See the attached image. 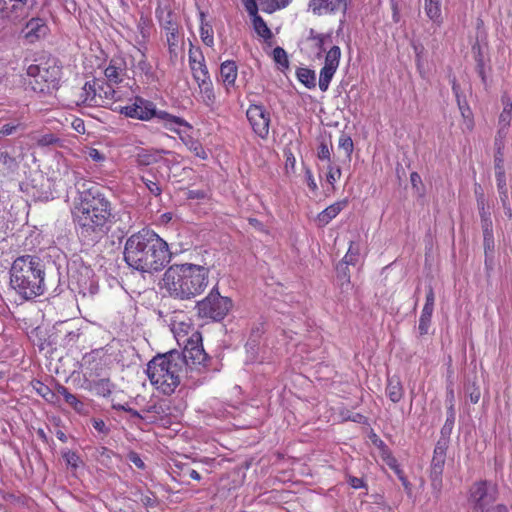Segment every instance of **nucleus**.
Returning a JSON list of instances; mask_svg holds the SVG:
<instances>
[{"instance_id": "45", "label": "nucleus", "mask_w": 512, "mask_h": 512, "mask_svg": "<svg viewBox=\"0 0 512 512\" xmlns=\"http://www.w3.org/2000/svg\"><path fill=\"white\" fill-rule=\"evenodd\" d=\"M339 147L344 150L346 157L350 160L353 153L354 144L350 136L342 134L339 138Z\"/></svg>"}, {"instance_id": "8", "label": "nucleus", "mask_w": 512, "mask_h": 512, "mask_svg": "<svg viewBox=\"0 0 512 512\" xmlns=\"http://www.w3.org/2000/svg\"><path fill=\"white\" fill-rule=\"evenodd\" d=\"M27 75L31 78L29 84L34 91L45 92L50 88H55L59 82L61 69L55 63L46 62L44 64H31L27 68Z\"/></svg>"}, {"instance_id": "62", "label": "nucleus", "mask_w": 512, "mask_h": 512, "mask_svg": "<svg viewBox=\"0 0 512 512\" xmlns=\"http://www.w3.org/2000/svg\"><path fill=\"white\" fill-rule=\"evenodd\" d=\"M285 158H286V161H285L286 168L294 169L295 164H296V159H295V156L293 155V153L291 151H286Z\"/></svg>"}, {"instance_id": "54", "label": "nucleus", "mask_w": 512, "mask_h": 512, "mask_svg": "<svg viewBox=\"0 0 512 512\" xmlns=\"http://www.w3.org/2000/svg\"><path fill=\"white\" fill-rule=\"evenodd\" d=\"M242 2L251 17L258 14V7L255 0H242Z\"/></svg>"}, {"instance_id": "19", "label": "nucleus", "mask_w": 512, "mask_h": 512, "mask_svg": "<svg viewBox=\"0 0 512 512\" xmlns=\"http://www.w3.org/2000/svg\"><path fill=\"white\" fill-rule=\"evenodd\" d=\"M81 387L98 397L108 398L113 393L116 385L109 378H100L96 380L84 379Z\"/></svg>"}, {"instance_id": "22", "label": "nucleus", "mask_w": 512, "mask_h": 512, "mask_svg": "<svg viewBox=\"0 0 512 512\" xmlns=\"http://www.w3.org/2000/svg\"><path fill=\"white\" fill-rule=\"evenodd\" d=\"M56 391L64 398V401L79 415L86 416L89 414L88 405L77 395L71 393L67 387L62 384L56 385Z\"/></svg>"}, {"instance_id": "25", "label": "nucleus", "mask_w": 512, "mask_h": 512, "mask_svg": "<svg viewBox=\"0 0 512 512\" xmlns=\"http://www.w3.org/2000/svg\"><path fill=\"white\" fill-rule=\"evenodd\" d=\"M171 153V151L163 149H139L135 154V162L138 166H149L159 162L163 155Z\"/></svg>"}, {"instance_id": "37", "label": "nucleus", "mask_w": 512, "mask_h": 512, "mask_svg": "<svg viewBox=\"0 0 512 512\" xmlns=\"http://www.w3.org/2000/svg\"><path fill=\"white\" fill-rule=\"evenodd\" d=\"M32 386L34 390L37 392L39 396H41L48 403L54 404L56 403L57 396L56 392L52 391L46 384L39 380H35L32 382Z\"/></svg>"}, {"instance_id": "34", "label": "nucleus", "mask_w": 512, "mask_h": 512, "mask_svg": "<svg viewBox=\"0 0 512 512\" xmlns=\"http://www.w3.org/2000/svg\"><path fill=\"white\" fill-rule=\"evenodd\" d=\"M386 395L393 403H398L404 396V389L399 378L392 377L388 379Z\"/></svg>"}, {"instance_id": "58", "label": "nucleus", "mask_w": 512, "mask_h": 512, "mask_svg": "<svg viewBox=\"0 0 512 512\" xmlns=\"http://www.w3.org/2000/svg\"><path fill=\"white\" fill-rule=\"evenodd\" d=\"M19 125L17 124H5L0 127V135L9 136L16 132Z\"/></svg>"}, {"instance_id": "36", "label": "nucleus", "mask_w": 512, "mask_h": 512, "mask_svg": "<svg viewBox=\"0 0 512 512\" xmlns=\"http://www.w3.org/2000/svg\"><path fill=\"white\" fill-rule=\"evenodd\" d=\"M359 258H360V245L357 243L351 242L349 249L343 258V263H341L337 266V270L340 271V269H345L343 264L356 265L359 261Z\"/></svg>"}, {"instance_id": "50", "label": "nucleus", "mask_w": 512, "mask_h": 512, "mask_svg": "<svg viewBox=\"0 0 512 512\" xmlns=\"http://www.w3.org/2000/svg\"><path fill=\"white\" fill-rule=\"evenodd\" d=\"M458 105H459V109H460L462 117L465 120H467L468 127L471 128L473 126V120H472V112H471L469 106L466 103L462 104L459 99H458Z\"/></svg>"}, {"instance_id": "35", "label": "nucleus", "mask_w": 512, "mask_h": 512, "mask_svg": "<svg viewBox=\"0 0 512 512\" xmlns=\"http://www.w3.org/2000/svg\"><path fill=\"white\" fill-rule=\"evenodd\" d=\"M296 77L306 88L314 89L316 87V74L314 70L300 67L296 70Z\"/></svg>"}, {"instance_id": "6", "label": "nucleus", "mask_w": 512, "mask_h": 512, "mask_svg": "<svg viewBox=\"0 0 512 512\" xmlns=\"http://www.w3.org/2000/svg\"><path fill=\"white\" fill-rule=\"evenodd\" d=\"M172 331L177 343L184 346L181 354L198 364L207 363L208 355L202 346V335L192 324L184 321L174 322Z\"/></svg>"}, {"instance_id": "29", "label": "nucleus", "mask_w": 512, "mask_h": 512, "mask_svg": "<svg viewBox=\"0 0 512 512\" xmlns=\"http://www.w3.org/2000/svg\"><path fill=\"white\" fill-rule=\"evenodd\" d=\"M199 57L201 58L200 60H198L196 56L190 51V68L193 78L197 83L210 79L208 69L204 63V59L201 55H199Z\"/></svg>"}, {"instance_id": "46", "label": "nucleus", "mask_w": 512, "mask_h": 512, "mask_svg": "<svg viewBox=\"0 0 512 512\" xmlns=\"http://www.w3.org/2000/svg\"><path fill=\"white\" fill-rule=\"evenodd\" d=\"M270 12L287 7L292 0H259Z\"/></svg>"}, {"instance_id": "49", "label": "nucleus", "mask_w": 512, "mask_h": 512, "mask_svg": "<svg viewBox=\"0 0 512 512\" xmlns=\"http://www.w3.org/2000/svg\"><path fill=\"white\" fill-rule=\"evenodd\" d=\"M317 156L320 160L324 161H328V163L331 162V149L328 147V145L324 142H322L319 147H318V151H317Z\"/></svg>"}, {"instance_id": "32", "label": "nucleus", "mask_w": 512, "mask_h": 512, "mask_svg": "<svg viewBox=\"0 0 512 512\" xmlns=\"http://www.w3.org/2000/svg\"><path fill=\"white\" fill-rule=\"evenodd\" d=\"M199 87L200 98L203 104L213 108L216 102V96L211 79L197 83Z\"/></svg>"}, {"instance_id": "17", "label": "nucleus", "mask_w": 512, "mask_h": 512, "mask_svg": "<svg viewBox=\"0 0 512 512\" xmlns=\"http://www.w3.org/2000/svg\"><path fill=\"white\" fill-rule=\"evenodd\" d=\"M98 89V80L87 81L82 87L77 104L89 107L104 106V101H102Z\"/></svg>"}, {"instance_id": "27", "label": "nucleus", "mask_w": 512, "mask_h": 512, "mask_svg": "<svg viewBox=\"0 0 512 512\" xmlns=\"http://www.w3.org/2000/svg\"><path fill=\"white\" fill-rule=\"evenodd\" d=\"M307 42L311 44V47L314 50L315 56L320 58L323 52L326 51L325 45L332 42L331 34H319L314 29L309 30V35L307 37Z\"/></svg>"}, {"instance_id": "11", "label": "nucleus", "mask_w": 512, "mask_h": 512, "mask_svg": "<svg viewBox=\"0 0 512 512\" xmlns=\"http://www.w3.org/2000/svg\"><path fill=\"white\" fill-rule=\"evenodd\" d=\"M247 119L254 133L262 139L269 135L270 113L263 105L251 104L246 111Z\"/></svg>"}, {"instance_id": "14", "label": "nucleus", "mask_w": 512, "mask_h": 512, "mask_svg": "<svg viewBox=\"0 0 512 512\" xmlns=\"http://www.w3.org/2000/svg\"><path fill=\"white\" fill-rule=\"evenodd\" d=\"M156 15L162 28L165 30L169 52L176 53L180 36L179 25L175 15L171 11H165L163 9H157Z\"/></svg>"}, {"instance_id": "43", "label": "nucleus", "mask_w": 512, "mask_h": 512, "mask_svg": "<svg viewBox=\"0 0 512 512\" xmlns=\"http://www.w3.org/2000/svg\"><path fill=\"white\" fill-rule=\"evenodd\" d=\"M273 59L280 66L282 70L288 68L289 61L286 51L281 47H276L273 50Z\"/></svg>"}, {"instance_id": "15", "label": "nucleus", "mask_w": 512, "mask_h": 512, "mask_svg": "<svg viewBox=\"0 0 512 512\" xmlns=\"http://www.w3.org/2000/svg\"><path fill=\"white\" fill-rule=\"evenodd\" d=\"M0 18L16 21L28 14L34 0H2Z\"/></svg>"}, {"instance_id": "59", "label": "nucleus", "mask_w": 512, "mask_h": 512, "mask_svg": "<svg viewBox=\"0 0 512 512\" xmlns=\"http://www.w3.org/2000/svg\"><path fill=\"white\" fill-rule=\"evenodd\" d=\"M13 162H14V159L7 152L0 151V165H3L5 167L9 168V167H11Z\"/></svg>"}, {"instance_id": "18", "label": "nucleus", "mask_w": 512, "mask_h": 512, "mask_svg": "<svg viewBox=\"0 0 512 512\" xmlns=\"http://www.w3.org/2000/svg\"><path fill=\"white\" fill-rule=\"evenodd\" d=\"M434 303H435V294L432 286H429L426 294V301L423 306L419 324L418 331L420 335H426L429 331V327L431 324V318L434 311Z\"/></svg>"}, {"instance_id": "63", "label": "nucleus", "mask_w": 512, "mask_h": 512, "mask_svg": "<svg viewBox=\"0 0 512 512\" xmlns=\"http://www.w3.org/2000/svg\"><path fill=\"white\" fill-rule=\"evenodd\" d=\"M201 35H202L203 42L206 45H208V46L213 45V43H214L213 36L211 34H209L208 30H206L204 27L201 28Z\"/></svg>"}, {"instance_id": "3", "label": "nucleus", "mask_w": 512, "mask_h": 512, "mask_svg": "<svg viewBox=\"0 0 512 512\" xmlns=\"http://www.w3.org/2000/svg\"><path fill=\"white\" fill-rule=\"evenodd\" d=\"M186 367L201 370L205 364H198L188 359L181 352L172 350L164 354H158L147 364L146 373L151 384L166 395L172 394L179 386L183 371Z\"/></svg>"}, {"instance_id": "61", "label": "nucleus", "mask_w": 512, "mask_h": 512, "mask_svg": "<svg viewBox=\"0 0 512 512\" xmlns=\"http://www.w3.org/2000/svg\"><path fill=\"white\" fill-rule=\"evenodd\" d=\"M348 483L354 489H359L365 486L364 481L361 478L355 476H349Z\"/></svg>"}, {"instance_id": "23", "label": "nucleus", "mask_w": 512, "mask_h": 512, "mask_svg": "<svg viewBox=\"0 0 512 512\" xmlns=\"http://www.w3.org/2000/svg\"><path fill=\"white\" fill-rule=\"evenodd\" d=\"M154 118H157L165 129L174 133H179L180 127L191 128V125L185 119L172 115L166 111L157 110Z\"/></svg>"}, {"instance_id": "12", "label": "nucleus", "mask_w": 512, "mask_h": 512, "mask_svg": "<svg viewBox=\"0 0 512 512\" xmlns=\"http://www.w3.org/2000/svg\"><path fill=\"white\" fill-rule=\"evenodd\" d=\"M341 49L337 45H333L326 51L324 66L320 70L319 88L322 92L328 90L331 80L333 79L340 63Z\"/></svg>"}, {"instance_id": "21", "label": "nucleus", "mask_w": 512, "mask_h": 512, "mask_svg": "<svg viewBox=\"0 0 512 512\" xmlns=\"http://www.w3.org/2000/svg\"><path fill=\"white\" fill-rule=\"evenodd\" d=\"M348 0H310L309 7L315 14L335 13L345 11Z\"/></svg>"}, {"instance_id": "52", "label": "nucleus", "mask_w": 512, "mask_h": 512, "mask_svg": "<svg viewBox=\"0 0 512 512\" xmlns=\"http://www.w3.org/2000/svg\"><path fill=\"white\" fill-rule=\"evenodd\" d=\"M87 156L94 162H103L106 159V156L96 148H89Z\"/></svg>"}, {"instance_id": "57", "label": "nucleus", "mask_w": 512, "mask_h": 512, "mask_svg": "<svg viewBox=\"0 0 512 512\" xmlns=\"http://www.w3.org/2000/svg\"><path fill=\"white\" fill-rule=\"evenodd\" d=\"M92 425L95 430H97L98 432H100L102 434L106 435L109 433L108 427L106 426L105 422L101 419H93Z\"/></svg>"}, {"instance_id": "5", "label": "nucleus", "mask_w": 512, "mask_h": 512, "mask_svg": "<svg viewBox=\"0 0 512 512\" xmlns=\"http://www.w3.org/2000/svg\"><path fill=\"white\" fill-rule=\"evenodd\" d=\"M9 286L24 300L41 296L46 291L45 268L35 255L17 257L9 270Z\"/></svg>"}, {"instance_id": "26", "label": "nucleus", "mask_w": 512, "mask_h": 512, "mask_svg": "<svg viewBox=\"0 0 512 512\" xmlns=\"http://www.w3.org/2000/svg\"><path fill=\"white\" fill-rule=\"evenodd\" d=\"M447 446L445 442L438 441L431 462V476L433 479H438L443 472Z\"/></svg>"}, {"instance_id": "53", "label": "nucleus", "mask_w": 512, "mask_h": 512, "mask_svg": "<svg viewBox=\"0 0 512 512\" xmlns=\"http://www.w3.org/2000/svg\"><path fill=\"white\" fill-rule=\"evenodd\" d=\"M305 180H306V183L311 191L314 192L318 189V186L314 179L312 171L310 170V168H307V167L305 168Z\"/></svg>"}, {"instance_id": "1", "label": "nucleus", "mask_w": 512, "mask_h": 512, "mask_svg": "<svg viewBox=\"0 0 512 512\" xmlns=\"http://www.w3.org/2000/svg\"><path fill=\"white\" fill-rule=\"evenodd\" d=\"M72 213L77 231L89 241L102 238L116 222L111 202L104 194L91 189L80 194Z\"/></svg>"}, {"instance_id": "33", "label": "nucleus", "mask_w": 512, "mask_h": 512, "mask_svg": "<svg viewBox=\"0 0 512 512\" xmlns=\"http://www.w3.org/2000/svg\"><path fill=\"white\" fill-rule=\"evenodd\" d=\"M502 104H503V110L499 116V125H500V128L498 130L499 136H502V132H504V130L508 129V127L510 125L511 118H512V100L510 99V97L503 96Z\"/></svg>"}, {"instance_id": "55", "label": "nucleus", "mask_w": 512, "mask_h": 512, "mask_svg": "<svg viewBox=\"0 0 512 512\" xmlns=\"http://www.w3.org/2000/svg\"><path fill=\"white\" fill-rule=\"evenodd\" d=\"M190 150L193 151L194 154L201 159L207 158V154L199 142H192L190 145Z\"/></svg>"}, {"instance_id": "64", "label": "nucleus", "mask_w": 512, "mask_h": 512, "mask_svg": "<svg viewBox=\"0 0 512 512\" xmlns=\"http://www.w3.org/2000/svg\"><path fill=\"white\" fill-rule=\"evenodd\" d=\"M410 181L414 188L418 187V185L422 182L421 177L417 172H412L410 174Z\"/></svg>"}, {"instance_id": "44", "label": "nucleus", "mask_w": 512, "mask_h": 512, "mask_svg": "<svg viewBox=\"0 0 512 512\" xmlns=\"http://www.w3.org/2000/svg\"><path fill=\"white\" fill-rule=\"evenodd\" d=\"M342 172L341 168L337 165H334L332 162L327 165V175L326 179L328 183L334 186L335 182L341 178Z\"/></svg>"}, {"instance_id": "42", "label": "nucleus", "mask_w": 512, "mask_h": 512, "mask_svg": "<svg viewBox=\"0 0 512 512\" xmlns=\"http://www.w3.org/2000/svg\"><path fill=\"white\" fill-rule=\"evenodd\" d=\"M112 84L107 83L103 84L98 81V92L101 93V99L104 101V105L108 104L112 100H117L118 96L116 95V91L111 87Z\"/></svg>"}, {"instance_id": "24", "label": "nucleus", "mask_w": 512, "mask_h": 512, "mask_svg": "<svg viewBox=\"0 0 512 512\" xmlns=\"http://www.w3.org/2000/svg\"><path fill=\"white\" fill-rule=\"evenodd\" d=\"M47 31L48 27L46 26L43 19L32 18L26 23L22 32L24 34V37L32 43L44 37Z\"/></svg>"}, {"instance_id": "60", "label": "nucleus", "mask_w": 512, "mask_h": 512, "mask_svg": "<svg viewBox=\"0 0 512 512\" xmlns=\"http://www.w3.org/2000/svg\"><path fill=\"white\" fill-rule=\"evenodd\" d=\"M507 134V130H504V132H502V136H499V134L497 133V136L495 138V147H496V153H504L503 152V149H504V142H503V139L505 138Z\"/></svg>"}, {"instance_id": "2", "label": "nucleus", "mask_w": 512, "mask_h": 512, "mask_svg": "<svg viewBox=\"0 0 512 512\" xmlns=\"http://www.w3.org/2000/svg\"><path fill=\"white\" fill-rule=\"evenodd\" d=\"M123 254L129 267L143 273L158 272L171 260L167 242L150 229H142L128 237Z\"/></svg>"}, {"instance_id": "7", "label": "nucleus", "mask_w": 512, "mask_h": 512, "mask_svg": "<svg viewBox=\"0 0 512 512\" xmlns=\"http://www.w3.org/2000/svg\"><path fill=\"white\" fill-rule=\"evenodd\" d=\"M498 497L497 485L490 481L474 483L469 491L468 502L475 512H508L503 504H496Z\"/></svg>"}, {"instance_id": "40", "label": "nucleus", "mask_w": 512, "mask_h": 512, "mask_svg": "<svg viewBox=\"0 0 512 512\" xmlns=\"http://www.w3.org/2000/svg\"><path fill=\"white\" fill-rule=\"evenodd\" d=\"M252 22L254 30L260 37L266 40L272 37L271 30L269 29V27L267 26V24L265 23L261 16H259L258 14L252 16Z\"/></svg>"}, {"instance_id": "56", "label": "nucleus", "mask_w": 512, "mask_h": 512, "mask_svg": "<svg viewBox=\"0 0 512 512\" xmlns=\"http://www.w3.org/2000/svg\"><path fill=\"white\" fill-rule=\"evenodd\" d=\"M454 421H455V413H454L453 407L451 406L448 411V416H447L446 422L444 424L443 431H445V430L451 431L453 428V425H454Z\"/></svg>"}, {"instance_id": "39", "label": "nucleus", "mask_w": 512, "mask_h": 512, "mask_svg": "<svg viewBox=\"0 0 512 512\" xmlns=\"http://www.w3.org/2000/svg\"><path fill=\"white\" fill-rule=\"evenodd\" d=\"M426 15L434 22H441V0H425Z\"/></svg>"}, {"instance_id": "16", "label": "nucleus", "mask_w": 512, "mask_h": 512, "mask_svg": "<svg viewBox=\"0 0 512 512\" xmlns=\"http://www.w3.org/2000/svg\"><path fill=\"white\" fill-rule=\"evenodd\" d=\"M171 402L168 399H160L148 404L144 409V420L148 423H154L162 420L172 414Z\"/></svg>"}, {"instance_id": "9", "label": "nucleus", "mask_w": 512, "mask_h": 512, "mask_svg": "<svg viewBox=\"0 0 512 512\" xmlns=\"http://www.w3.org/2000/svg\"><path fill=\"white\" fill-rule=\"evenodd\" d=\"M230 307L231 301L227 297H222L215 288L196 306L199 316L213 320L223 319Z\"/></svg>"}, {"instance_id": "47", "label": "nucleus", "mask_w": 512, "mask_h": 512, "mask_svg": "<svg viewBox=\"0 0 512 512\" xmlns=\"http://www.w3.org/2000/svg\"><path fill=\"white\" fill-rule=\"evenodd\" d=\"M140 180L143 182V184L145 185V187L147 188V190L153 195V196H160L161 193H162V188L160 187V185L152 180V179H148L144 176H141L140 177Z\"/></svg>"}, {"instance_id": "4", "label": "nucleus", "mask_w": 512, "mask_h": 512, "mask_svg": "<svg viewBox=\"0 0 512 512\" xmlns=\"http://www.w3.org/2000/svg\"><path fill=\"white\" fill-rule=\"evenodd\" d=\"M209 283V269L202 265L173 264L164 273L162 288L180 300H189L202 294Z\"/></svg>"}, {"instance_id": "38", "label": "nucleus", "mask_w": 512, "mask_h": 512, "mask_svg": "<svg viewBox=\"0 0 512 512\" xmlns=\"http://www.w3.org/2000/svg\"><path fill=\"white\" fill-rule=\"evenodd\" d=\"M136 73H139L146 83H152L156 79L152 65L145 58L137 63Z\"/></svg>"}, {"instance_id": "30", "label": "nucleus", "mask_w": 512, "mask_h": 512, "mask_svg": "<svg viewBox=\"0 0 512 512\" xmlns=\"http://www.w3.org/2000/svg\"><path fill=\"white\" fill-rule=\"evenodd\" d=\"M348 205V200L343 199L341 201L335 202L332 205L328 206L322 212L318 214L317 221L319 225L325 226L332 219H334L346 206Z\"/></svg>"}, {"instance_id": "41", "label": "nucleus", "mask_w": 512, "mask_h": 512, "mask_svg": "<svg viewBox=\"0 0 512 512\" xmlns=\"http://www.w3.org/2000/svg\"><path fill=\"white\" fill-rule=\"evenodd\" d=\"M481 218V226L483 229V236L490 240L491 232H493L492 228V220L490 211L487 208L481 207V211H479Z\"/></svg>"}, {"instance_id": "13", "label": "nucleus", "mask_w": 512, "mask_h": 512, "mask_svg": "<svg viewBox=\"0 0 512 512\" xmlns=\"http://www.w3.org/2000/svg\"><path fill=\"white\" fill-rule=\"evenodd\" d=\"M156 112V105L140 96H136L132 104L120 108L121 114L141 121L151 120L155 117Z\"/></svg>"}, {"instance_id": "48", "label": "nucleus", "mask_w": 512, "mask_h": 512, "mask_svg": "<svg viewBox=\"0 0 512 512\" xmlns=\"http://www.w3.org/2000/svg\"><path fill=\"white\" fill-rule=\"evenodd\" d=\"M63 458L67 465L72 468H77L79 466L80 458L76 452L67 451L63 453Z\"/></svg>"}, {"instance_id": "31", "label": "nucleus", "mask_w": 512, "mask_h": 512, "mask_svg": "<svg viewBox=\"0 0 512 512\" xmlns=\"http://www.w3.org/2000/svg\"><path fill=\"white\" fill-rule=\"evenodd\" d=\"M494 169L498 190L501 193L506 192V174L504 167V153H495Z\"/></svg>"}, {"instance_id": "20", "label": "nucleus", "mask_w": 512, "mask_h": 512, "mask_svg": "<svg viewBox=\"0 0 512 512\" xmlns=\"http://www.w3.org/2000/svg\"><path fill=\"white\" fill-rule=\"evenodd\" d=\"M126 63L122 57H113L104 70L105 77L110 84H119L126 77Z\"/></svg>"}, {"instance_id": "28", "label": "nucleus", "mask_w": 512, "mask_h": 512, "mask_svg": "<svg viewBox=\"0 0 512 512\" xmlns=\"http://www.w3.org/2000/svg\"><path fill=\"white\" fill-rule=\"evenodd\" d=\"M237 75L238 68L234 61L227 60L221 64L219 81L224 84L227 90L234 86Z\"/></svg>"}, {"instance_id": "51", "label": "nucleus", "mask_w": 512, "mask_h": 512, "mask_svg": "<svg viewBox=\"0 0 512 512\" xmlns=\"http://www.w3.org/2000/svg\"><path fill=\"white\" fill-rule=\"evenodd\" d=\"M59 142V139L54 134H45L37 140L39 146H51Z\"/></svg>"}, {"instance_id": "10", "label": "nucleus", "mask_w": 512, "mask_h": 512, "mask_svg": "<svg viewBox=\"0 0 512 512\" xmlns=\"http://www.w3.org/2000/svg\"><path fill=\"white\" fill-rule=\"evenodd\" d=\"M70 289L81 295L82 298L93 297L98 292V281L93 271L88 267H81L70 275Z\"/></svg>"}]
</instances>
